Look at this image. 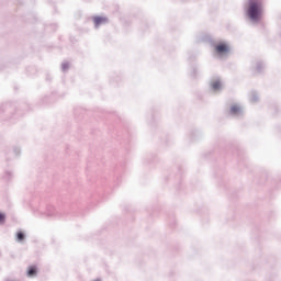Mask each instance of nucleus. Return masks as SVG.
Here are the masks:
<instances>
[{
	"instance_id": "1",
	"label": "nucleus",
	"mask_w": 281,
	"mask_h": 281,
	"mask_svg": "<svg viewBox=\"0 0 281 281\" xmlns=\"http://www.w3.org/2000/svg\"><path fill=\"white\" fill-rule=\"evenodd\" d=\"M247 14L251 21H258L262 15V2L260 0H250Z\"/></svg>"
},
{
	"instance_id": "2",
	"label": "nucleus",
	"mask_w": 281,
	"mask_h": 281,
	"mask_svg": "<svg viewBox=\"0 0 281 281\" xmlns=\"http://www.w3.org/2000/svg\"><path fill=\"white\" fill-rule=\"evenodd\" d=\"M215 52L220 55L227 54V52H229V46H227L225 43L217 44L215 46Z\"/></svg>"
},
{
	"instance_id": "3",
	"label": "nucleus",
	"mask_w": 281,
	"mask_h": 281,
	"mask_svg": "<svg viewBox=\"0 0 281 281\" xmlns=\"http://www.w3.org/2000/svg\"><path fill=\"white\" fill-rule=\"evenodd\" d=\"M27 278H36L38 276V267L36 266H29L26 270Z\"/></svg>"
},
{
	"instance_id": "4",
	"label": "nucleus",
	"mask_w": 281,
	"mask_h": 281,
	"mask_svg": "<svg viewBox=\"0 0 281 281\" xmlns=\"http://www.w3.org/2000/svg\"><path fill=\"white\" fill-rule=\"evenodd\" d=\"M93 23L95 27H100V25H102L103 23H106V18L95 16L93 18Z\"/></svg>"
},
{
	"instance_id": "5",
	"label": "nucleus",
	"mask_w": 281,
	"mask_h": 281,
	"mask_svg": "<svg viewBox=\"0 0 281 281\" xmlns=\"http://www.w3.org/2000/svg\"><path fill=\"white\" fill-rule=\"evenodd\" d=\"M211 87H212V89H213L214 91H218V89H221V87H222L221 80H214V81H212Z\"/></svg>"
},
{
	"instance_id": "6",
	"label": "nucleus",
	"mask_w": 281,
	"mask_h": 281,
	"mask_svg": "<svg viewBox=\"0 0 281 281\" xmlns=\"http://www.w3.org/2000/svg\"><path fill=\"white\" fill-rule=\"evenodd\" d=\"M240 112V108L238 106V105H233L232 108H231V113H232V115H236L237 113H239Z\"/></svg>"
},
{
	"instance_id": "7",
	"label": "nucleus",
	"mask_w": 281,
	"mask_h": 281,
	"mask_svg": "<svg viewBox=\"0 0 281 281\" xmlns=\"http://www.w3.org/2000/svg\"><path fill=\"white\" fill-rule=\"evenodd\" d=\"M16 238H18V240H24L25 239V235L23 233H18Z\"/></svg>"
},
{
	"instance_id": "8",
	"label": "nucleus",
	"mask_w": 281,
	"mask_h": 281,
	"mask_svg": "<svg viewBox=\"0 0 281 281\" xmlns=\"http://www.w3.org/2000/svg\"><path fill=\"white\" fill-rule=\"evenodd\" d=\"M5 215L3 213H0V223H4Z\"/></svg>"
}]
</instances>
